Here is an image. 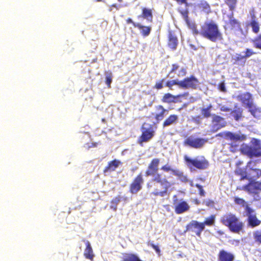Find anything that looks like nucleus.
Returning a JSON list of instances; mask_svg holds the SVG:
<instances>
[{"mask_svg": "<svg viewBox=\"0 0 261 261\" xmlns=\"http://www.w3.org/2000/svg\"><path fill=\"white\" fill-rule=\"evenodd\" d=\"M159 163L160 160L158 159L152 160L148 166V169L146 171V175L147 176H152L153 180L159 184L160 186L164 189L162 191H159L158 190H155L152 194L155 196L163 197L166 194L167 191L171 186V184L166 178H163L161 175L157 174Z\"/></svg>", "mask_w": 261, "mask_h": 261, "instance_id": "1", "label": "nucleus"}, {"mask_svg": "<svg viewBox=\"0 0 261 261\" xmlns=\"http://www.w3.org/2000/svg\"><path fill=\"white\" fill-rule=\"evenodd\" d=\"M199 34L204 38L215 42L221 39V34L214 21H206L201 27Z\"/></svg>", "mask_w": 261, "mask_h": 261, "instance_id": "2", "label": "nucleus"}, {"mask_svg": "<svg viewBox=\"0 0 261 261\" xmlns=\"http://www.w3.org/2000/svg\"><path fill=\"white\" fill-rule=\"evenodd\" d=\"M251 146L243 145L241 148L242 152L249 156H259L261 155V145L259 141L253 139Z\"/></svg>", "mask_w": 261, "mask_h": 261, "instance_id": "3", "label": "nucleus"}, {"mask_svg": "<svg viewBox=\"0 0 261 261\" xmlns=\"http://www.w3.org/2000/svg\"><path fill=\"white\" fill-rule=\"evenodd\" d=\"M184 158L190 168L193 166L199 169H205L208 166V162L203 156H198L192 160L185 155Z\"/></svg>", "mask_w": 261, "mask_h": 261, "instance_id": "4", "label": "nucleus"}, {"mask_svg": "<svg viewBox=\"0 0 261 261\" xmlns=\"http://www.w3.org/2000/svg\"><path fill=\"white\" fill-rule=\"evenodd\" d=\"M199 82L194 76L188 77L182 81H180L179 87L181 88L196 89L198 86Z\"/></svg>", "mask_w": 261, "mask_h": 261, "instance_id": "5", "label": "nucleus"}, {"mask_svg": "<svg viewBox=\"0 0 261 261\" xmlns=\"http://www.w3.org/2000/svg\"><path fill=\"white\" fill-rule=\"evenodd\" d=\"M154 130L148 124L144 123L142 126V135L140 139L139 143L142 145L143 142H146L153 136Z\"/></svg>", "mask_w": 261, "mask_h": 261, "instance_id": "6", "label": "nucleus"}, {"mask_svg": "<svg viewBox=\"0 0 261 261\" xmlns=\"http://www.w3.org/2000/svg\"><path fill=\"white\" fill-rule=\"evenodd\" d=\"M173 204L175 207V212L177 214H180L188 211L190 206L186 201H178L176 196L173 197Z\"/></svg>", "mask_w": 261, "mask_h": 261, "instance_id": "7", "label": "nucleus"}, {"mask_svg": "<svg viewBox=\"0 0 261 261\" xmlns=\"http://www.w3.org/2000/svg\"><path fill=\"white\" fill-rule=\"evenodd\" d=\"M206 142V140L204 139L191 136L186 140L185 143L192 147L199 148L203 146Z\"/></svg>", "mask_w": 261, "mask_h": 261, "instance_id": "8", "label": "nucleus"}, {"mask_svg": "<svg viewBox=\"0 0 261 261\" xmlns=\"http://www.w3.org/2000/svg\"><path fill=\"white\" fill-rule=\"evenodd\" d=\"M216 136H220L226 139H229L234 142L243 141L246 139V136L240 133L232 134L230 132L221 133L217 135Z\"/></svg>", "mask_w": 261, "mask_h": 261, "instance_id": "9", "label": "nucleus"}, {"mask_svg": "<svg viewBox=\"0 0 261 261\" xmlns=\"http://www.w3.org/2000/svg\"><path fill=\"white\" fill-rule=\"evenodd\" d=\"M204 228V223H199L196 221H192L187 227V230L195 232L198 236L200 235Z\"/></svg>", "mask_w": 261, "mask_h": 261, "instance_id": "10", "label": "nucleus"}, {"mask_svg": "<svg viewBox=\"0 0 261 261\" xmlns=\"http://www.w3.org/2000/svg\"><path fill=\"white\" fill-rule=\"evenodd\" d=\"M248 212H246V215L248 216V223L252 227L258 226L261 221L257 219L256 215L252 209H247Z\"/></svg>", "mask_w": 261, "mask_h": 261, "instance_id": "11", "label": "nucleus"}, {"mask_svg": "<svg viewBox=\"0 0 261 261\" xmlns=\"http://www.w3.org/2000/svg\"><path fill=\"white\" fill-rule=\"evenodd\" d=\"M143 182V179L141 174L139 175L134 180L130 186V191L132 193H137L142 188L141 185Z\"/></svg>", "mask_w": 261, "mask_h": 261, "instance_id": "12", "label": "nucleus"}, {"mask_svg": "<svg viewBox=\"0 0 261 261\" xmlns=\"http://www.w3.org/2000/svg\"><path fill=\"white\" fill-rule=\"evenodd\" d=\"M226 122L224 119L217 115L213 116V127L214 131H217L225 126Z\"/></svg>", "mask_w": 261, "mask_h": 261, "instance_id": "13", "label": "nucleus"}, {"mask_svg": "<svg viewBox=\"0 0 261 261\" xmlns=\"http://www.w3.org/2000/svg\"><path fill=\"white\" fill-rule=\"evenodd\" d=\"M244 190L247 191L249 193L257 194V191L261 190V182H251L247 186L244 187Z\"/></svg>", "mask_w": 261, "mask_h": 261, "instance_id": "14", "label": "nucleus"}, {"mask_svg": "<svg viewBox=\"0 0 261 261\" xmlns=\"http://www.w3.org/2000/svg\"><path fill=\"white\" fill-rule=\"evenodd\" d=\"M219 107L221 111L231 112V114L233 115L235 119L237 120H238L241 116L242 111L240 109H238L234 111H231V109L225 105H219Z\"/></svg>", "mask_w": 261, "mask_h": 261, "instance_id": "15", "label": "nucleus"}, {"mask_svg": "<svg viewBox=\"0 0 261 261\" xmlns=\"http://www.w3.org/2000/svg\"><path fill=\"white\" fill-rule=\"evenodd\" d=\"M243 227V223L240 221L237 217L236 219V220H234V221L228 227L230 231L236 233H239L242 230Z\"/></svg>", "mask_w": 261, "mask_h": 261, "instance_id": "16", "label": "nucleus"}, {"mask_svg": "<svg viewBox=\"0 0 261 261\" xmlns=\"http://www.w3.org/2000/svg\"><path fill=\"white\" fill-rule=\"evenodd\" d=\"M237 217L232 214H227L224 215L221 219V222L228 227L236 220Z\"/></svg>", "mask_w": 261, "mask_h": 261, "instance_id": "17", "label": "nucleus"}, {"mask_svg": "<svg viewBox=\"0 0 261 261\" xmlns=\"http://www.w3.org/2000/svg\"><path fill=\"white\" fill-rule=\"evenodd\" d=\"M234 259V255L224 250L220 251L218 255L219 261H233Z\"/></svg>", "mask_w": 261, "mask_h": 261, "instance_id": "18", "label": "nucleus"}, {"mask_svg": "<svg viewBox=\"0 0 261 261\" xmlns=\"http://www.w3.org/2000/svg\"><path fill=\"white\" fill-rule=\"evenodd\" d=\"M240 99L243 103L248 108L253 104L251 95L248 93H244L241 95Z\"/></svg>", "mask_w": 261, "mask_h": 261, "instance_id": "19", "label": "nucleus"}, {"mask_svg": "<svg viewBox=\"0 0 261 261\" xmlns=\"http://www.w3.org/2000/svg\"><path fill=\"white\" fill-rule=\"evenodd\" d=\"M85 244L86 245V248L84 251V255L86 258L90 260H93L94 257V254L93 253V250L90 243L89 241H86Z\"/></svg>", "mask_w": 261, "mask_h": 261, "instance_id": "20", "label": "nucleus"}, {"mask_svg": "<svg viewBox=\"0 0 261 261\" xmlns=\"http://www.w3.org/2000/svg\"><path fill=\"white\" fill-rule=\"evenodd\" d=\"M248 108L249 111L255 118H259L261 116V109L256 107L253 103Z\"/></svg>", "mask_w": 261, "mask_h": 261, "instance_id": "21", "label": "nucleus"}, {"mask_svg": "<svg viewBox=\"0 0 261 261\" xmlns=\"http://www.w3.org/2000/svg\"><path fill=\"white\" fill-rule=\"evenodd\" d=\"M227 25H229L231 29L238 30L240 29V23L233 17L230 16L228 17Z\"/></svg>", "mask_w": 261, "mask_h": 261, "instance_id": "22", "label": "nucleus"}, {"mask_svg": "<svg viewBox=\"0 0 261 261\" xmlns=\"http://www.w3.org/2000/svg\"><path fill=\"white\" fill-rule=\"evenodd\" d=\"M135 27H137L141 30V33L144 36H148L150 32V28L141 25L139 23H134Z\"/></svg>", "mask_w": 261, "mask_h": 261, "instance_id": "23", "label": "nucleus"}, {"mask_svg": "<svg viewBox=\"0 0 261 261\" xmlns=\"http://www.w3.org/2000/svg\"><path fill=\"white\" fill-rule=\"evenodd\" d=\"M177 43L178 41L177 38L173 36L172 34H170L169 40V47L173 49H175L176 48Z\"/></svg>", "mask_w": 261, "mask_h": 261, "instance_id": "24", "label": "nucleus"}, {"mask_svg": "<svg viewBox=\"0 0 261 261\" xmlns=\"http://www.w3.org/2000/svg\"><path fill=\"white\" fill-rule=\"evenodd\" d=\"M212 106L211 105H208L206 107H203L201 109V113L202 115L205 118L210 117L211 116V108Z\"/></svg>", "mask_w": 261, "mask_h": 261, "instance_id": "25", "label": "nucleus"}, {"mask_svg": "<svg viewBox=\"0 0 261 261\" xmlns=\"http://www.w3.org/2000/svg\"><path fill=\"white\" fill-rule=\"evenodd\" d=\"M143 17L149 21H151L152 19V12L151 10L146 8L143 9Z\"/></svg>", "mask_w": 261, "mask_h": 261, "instance_id": "26", "label": "nucleus"}, {"mask_svg": "<svg viewBox=\"0 0 261 261\" xmlns=\"http://www.w3.org/2000/svg\"><path fill=\"white\" fill-rule=\"evenodd\" d=\"M120 161L118 160H114L111 162L109 166L106 169V171H114L120 165Z\"/></svg>", "mask_w": 261, "mask_h": 261, "instance_id": "27", "label": "nucleus"}, {"mask_svg": "<svg viewBox=\"0 0 261 261\" xmlns=\"http://www.w3.org/2000/svg\"><path fill=\"white\" fill-rule=\"evenodd\" d=\"M234 201L237 204L242 205L244 207L246 213L248 212V208L251 209L248 206V204L243 199L236 197L235 198Z\"/></svg>", "mask_w": 261, "mask_h": 261, "instance_id": "28", "label": "nucleus"}, {"mask_svg": "<svg viewBox=\"0 0 261 261\" xmlns=\"http://www.w3.org/2000/svg\"><path fill=\"white\" fill-rule=\"evenodd\" d=\"M178 119V117L176 115H171L164 123V126H169L173 124Z\"/></svg>", "mask_w": 261, "mask_h": 261, "instance_id": "29", "label": "nucleus"}, {"mask_svg": "<svg viewBox=\"0 0 261 261\" xmlns=\"http://www.w3.org/2000/svg\"><path fill=\"white\" fill-rule=\"evenodd\" d=\"M158 110V113L156 114L155 118L157 120H160L163 119V115L164 113L167 112V111L165 110L162 106H159Z\"/></svg>", "mask_w": 261, "mask_h": 261, "instance_id": "30", "label": "nucleus"}, {"mask_svg": "<svg viewBox=\"0 0 261 261\" xmlns=\"http://www.w3.org/2000/svg\"><path fill=\"white\" fill-rule=\"evenodd\" d=\"M252 31L255 33H257L259 31V25L258 22L252 18V20L250 23Z\"/></svg>", "mask_w": 261, "mask_h": 261, "instance_id": "31", "label": "nucleus"}, {"mask_svg": "<svg viewBox=\"0 0 261 261\" xmlns=\"http://www.w3.org/2000/svg\"><path fill=\"white\" fill-rule=\"evenodd\" d=\"M120 201V197H117L113 199L111 202V208H112L114 211H116L117 210V206L118 204Z\"/></svg>", "mask_w": 261, "mask_h": 261, "instance_id": "32", "label": "nucleus"}, {"mask_svg": "<svg viewBox=\"0 0 261 261\" xmlns=\"http://www.w3.org/2000/svg\"><path fill=\"white\" fill-rule=\"evenodd\" d=\"M105 76L106 83L109 87H110V85L112 81V73L109 71L106 72L105 73Z\"/></svg>", "mask_w": 261, "mask_h": 261, "instance_id": "33", "label": "nucleus"}, {"mask_svg": "<svg viewBox=\"0 0 261 261\" xmlns=\"http://www.w3.org/2000/svg\"><path fill=\"white\" fill-rule=\"evenodd\" d=\"M253 236L256 242H258L261 243V229L254 231Z\"/></svg>", "mask_w": 261, "mask_h": 261, "instance_id": "34", "label": "nucleus"}, {"mask_svg": "<svg viewBox=\"0 0 261 261\" xmlns=\"http://www.w3.org/2000/svg\"><path fill=\"white\" fill-rule=\"evenodd\" d=\"M242 56H244V59L246 60V59L252 56L254 53L250 49H247L246 51H243L240 53Z\"/></svg>", "mask_w": 261, "mask_h": 261, "instance_id": "35", "label": "nucleus"}, {"mask_svg": "<svg viewBox=\"0 0 261 261\" xmlns=\"http://www.w3.org/2000/svg\"><path fill=\"white\" fill-rule=\"evenodd\" d=\"M175 98V97L173 95L168 93L164 95V101L167 102H170L173 101Z\"/></svg>", "mask_w": 261, "mask_h": 261, "instance_id": "36", "label": "nucleus"}, {"mask_svg": "<svg viewBox=\"0 0 261 261\" xmlns=\"http://www.w3.org/2000/svg\"><path fill=\"white\" fill-rule=\"evenodd\" d=\"M225 2L231 10H233L235 8L237 2L236 0H225Z\"/></svg>", "mask_w": 261, "mask_h": 261, "instance_id": "37", "label": "nucleus"}, {"mask_svg": "<svg viewBox=\"0 0 261 261\" xmlns=\"http://www.w3.org/2000/svg\"><path fill=\"white\" fill-rule=\"evenodd\" d=\"M199 6L206 12H208L210 10V6L205 1H201Z\"/></svg>", "mask_w": 261, "mask_h": 261, "instance_id": "38", "label": "nucleus"}, {"mask_svg": "<svg viewBox=\"0 0 261 261\" xmlns=\"http://www.w3.org/2000/svg\"><path fill=\"white\" fill-rule=\"evenodd\" d=\"M180 81L177 80H172L168 81L166 83V86L170 89H172V87L173 85H178L179 86V83Z\"/></svg>", "mask_w": 261, "mask_h": 261, "instance_id": "39", "label": "nucleus"}, {"mask_svg": "<svg viewBox=\"0 0 261 261\" xmlns=\"http://www.w3.org/2000/svg\"><path fill=\"white\" fill-rule=\"evenodd\" d=\"M243 57L244 56H242L241 54H236L233 55L232 59L236 61H242L244 63L245 60L244 59Z\"/></svg>", "mask_w": 261, "mask_h": 261, "instance_id": "40", "label": "nucleus"}, {"mask_svg": "<svg viewBox=\"0 0 261 261\" xmlns=\"http://www.w3.org/2000/svg\"><path fill=\"white\" fill-rule=\"evenodd\" d=\"M187 70L186 68L184 67H179L178 72H177V74L179 77H182L186 74Z\"/></svg>", "mask_w": 261, "mask_h": 261, "instance_id": "41", "label": "nucleus"}, {"mask_svg": "<svg viewBox=\"0 0 261 261\" xmlns=\"http://www.w3.org/2000/svg\"><path fill=\"white\" fill-rule=\"evenodd\" d=\"M214 221L215 217L214 216H211V217L207 219L203 223H204V225H212L214 223Z\"/></svg>", "mask_w": 261, "mask_h": 261, "instance_id": "42", "label": "nucleus"}, {"mask_svg": "<svg viewBox=\"0 0 261 261\" xmlns=\"http://www.w3.org/2000/svg\"><path fill=\"white\" fill-rule=\"evenodd\" d=\"M179 68V66H178L177 64H173L172 66V69L171 70L170 73H169V75L171 74L173 72L176 73V71L178 70Z\"/></svg>", "mask_w": 261, "mask_h": 261, "instance_id": "43", "label": "nucleus"}, {"mask_svg": "<svg viewBox=\"0 0 261 261\" xmlns=\"http://www.w3.org/2000/svg\"><path fill=\"white\" fill-rule=\"evenodd\" d=\"M254 44L256 47L261 48V35L254 41Z\"/></svg>", "mask_w": 261, "mask_h": 261, "instance_id": "44", "label": "nucleus"}, {"mask_svg": "<svg viewBox=\"0 0 261 261\" xmlns=\"http://www.w3.org/2000/svg\"><path fill=\"white\" fill-rule=\"evenodd\" d=\"M189 28L192 30L193 34H198L199 33L198 31L196 30L195 24H189Z\"/></svg>", "mask_w": 261, "mask_h": 261, "instance_id": "45", "label": "nucleus"}, {"mask_svg": "<svg viewBox=\"0 0 261 261\" xmlns=\"http://www.w3.org/2000/svg\"><path fill=\"white\" fill-rule=\"evenodd\" d=\"M163 82H164V80H162V81L156 82V83L155 85V88H156L158 89H162L163 87Z\"/></svg>", "mask_w": 261, "mask_h": 261, "instance_id": "46", "label": "nucleus"}, {"mask_svg": "<svg viewBox=\"0 0 261 261\" xmlns=\"http://www.w3.org/2000/svg\"><path fill=\"white\" fill-rule=\"evenodd\" d=\"M196 187H197L198 188V189L199 190V193H200V195L204 196V191L202 189V186L198 184H196Z\"/></svg>", "mask_w": 261, "mask_h": 261, "instance_id": "47", "label": "nucleus"}, {"mask_svg": "<svg viewBox=\"0 0 261 261\" xmlns=\"http://www.w3.org/2000/svg\"><path fill=\"white\" fill-rule=\"evenodd\" d=\"M150 245L155 250L156 252L160 254V249L158 246H156L153 244H150Z\"/></svg>", "mask_w": 261, "mask_h": 261, "instance_id": "48", "label": "nucleus"}, {"mask_svg": "<svg viewBox=\"0 0 261 261\" xmlns=\"http://www.w3.org/2000/svg\"><path fill=\"white\" fill-rule=\"evenodd\" d=\"M219 89L222 92L226 91L224 83H222L220 85Z\"/></svg>", "mask_w": 261, "mask_h": 261, "instance_id": "49", "label": "nucleus"}, {"mask_svg": "<svg viewBox=\"0 0 261 261\" xmlns=\"http://www.w3.org/2000/svg\"><path fill=\"white\" fill-rule=\"evenodd\" d=\"M162 170L165 171H169L171 170V169L170 166H169L168 165H166V166H163L162 168Z\"/></svg>", "mask_w": 261, "mask_h": 261, "instance_id": "50", "label": "nucleus"}, {"mask_svg": "<svg viewBox=\"0 0 261 261\" xmlns=\"http://www.w3.org/2000/svg\"><path fill=\"white\" fill-rule=\"evenodd\" d=\"M182 15L185 18H186L188 17V13L186 11L183 12Z\"/></svg>", "mask_w": 261, "mask_h": 261, "instance_id": "51", "label": "nucleus"}, {"mask_svg": "<svg viewBox=\"0 0 261 261\" xmlns=\"http://www.w3.org/2000/svg\"><path fill=\"white\" fill-rule=\"evenodd\" d=\"M255 172H256L257 173V175L258 176L261 175V170H257L256 171H255Z\"/></svg>", "mask_w": 261, "mask_h": 261, "instance_id": "52", "label": "nucleus"}, {"mask_svg": "<svg viewBox=\"0 0 261 261\" xmlns=\"http://www.w3.org/2000/svg\"><path fill=\"white\" fill-rule=\"evenodd\" d=\"M127 23H132L133 24H134V23H135V22H133V20H132L131 19H130V18H129V19H128L127 20Z\"/></svg>", "mask_w": 261, "mask_h": 261, "instance_id": "53", "label": "nucleus"}, {"mask_svg": "<svg viewBox=\"0 0 261 261\" xmlns=\"http://www.w3.org/2000/svg\"><path fill=\"white\" fill-rule=\"evenodd\" d=\"M176 1H177L178 2H180V3H186L187 0H176Z\"/></svg>", "mask_w": 261, "mask_h": 261, "instance_id": "54", "label": "nucleus"}, {"mask_svg": "<svg viewBox=\"0 0 261 261\" xmlns=\"http://www.w3.org/2000/svg\"><path fill=\"white\" fill-rule=\"evenodd\" d=\"M258 196L257 195L256 197H255L254 199H256V200H258Z\"/></svg>", "mask_w": 261, "mask_h": 261, "instance_id": "55", "label": "nucleus"}, {"mask_svg": "<svg viewBox=\"0 0 261 261\" xmlns=\"http://www.w3.org/2000/svg\"><path fill=\"white\" fill-rule=\"evenodd\" d=\"M97 2H101L102 0H97Z\"/></svg>", "mask_w": 261, "mask_h": 261, "instance_id": "56", "label": "nucleus"}, {"mask_svg": "<svg viewBox=\"0 0 261 261\" xmlns=\"http://www.w3.org/2000/svg\"><path fill=\"white\" fill-rule=\"evenodd\" d=\"M113 6L115 7H116V5H114Z\"/></svg>", "mask_w": 261, "mask_h": 261, "instance_id": "57", "label": "nucleus"}, {"mask_svg": "<svg viewBox=\"0 0 261 261\" xmlns=\"http://www.w3.org/2000/svg\"><path fill=\"white\" fill-rule=\"evenodd\" d=\"M118 1L119 2H120L122 1V0H118Z\"/></svg>", "mask_w": 261, "mask_h": 261, "instance_id": "58", "label": "nucleus"}]
</instances>
